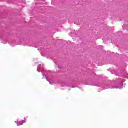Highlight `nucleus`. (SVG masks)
<instances>
[{
	"label": "nucleus",
	"mask_w": 128,
	"mask_h": 128,
	"mask_svg": "<svg viewBox=\"0 0 128 128\" xmlns=\"http://www.w3.org/2000/svg\"><path fill=\"white\" fill-rule=\"evenodd\" d=\"M26 120H22L20 123L21 124H18V126H22V124H26Z\"/></svg>",
	"instance_id": "f257e3e1"
}]
</instances>
